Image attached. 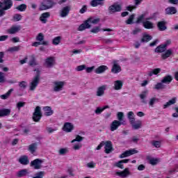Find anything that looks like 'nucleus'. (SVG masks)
Returning a JSON list of instances; mask_svg holds the SVG:
<instances>
[{"label": "nucleus", "mask_w": 178, "mask_h": 178, "mask_svg": "<svg viewBox=\"0 0 178 178\" xmlns=\"http://www.w3.org/2000/svg\"><path fill=\"white\" fill-rule=\"evenodd\" d=\"M99 18L94 19L90 17L84 23L81 24L78 28L79 31H83L86 29H90L91 27V23L92 24H98L99 23Z\"/></svg>", "instance_id": "f257e3e1"}, {"label": "nucleus", "mask_w": 178, "mask_h": 178, "mask_svg": "<svg viewBox=\"0 0 178 178\" xmlns=\"http://www.w3.org/2000/svg\"><path fill=\"white\" fill-rule=\"evenodd\" d=\"M56 5V2L54 0H44L42 2L39 6V10H47L48 9H51Z\"/></svg>", "instance_id": "f03ea898"}, {"label": "nucleus", "mask_w": 178, "mask_h": 178, "mask_svg": "<svg viewBox=\"0 0 178 178\" xmlns=\"http://www.w3.org/2000/svg\"><path fill=\"white\" fill-rule=\"evenodd\" d=\"M35 72H37V74L30 83L29 90L31 91H34L40 83V71L38 70H35Z\"/></svg>", "instance_id": "7ed1b4c3"}, {"label": "nucleus", "mask_w": 178, "mask_h": 178, "mask_svg": "<svg viewBox=\"0 0 178 178\" xmlns=\"http://www.w3.org/2000/svg\"><path fill=\"white\" fill-rule=\"evenodd\" d=\"M41 118H42V113H41V107L36 106L35 108V111L33 115V122H40L41 120Z\"/></svg>", "instance_id": "20e7f679"}, {"label": "nucleus", "mask_w": 178, "mask_h": 178, "mask_svg": "<svg viewBox=\"0 0 178 178\" xmlns=\"http://www.w3.org/2000/svg\"><path fill=\"white\" fill-rule=\"evenodd\" d=\"M4 3L5 6L0 10V17L5 15V10H8V9H10L12 6H13V3L12 2V0H4Z\"/></svg>", "instance_id": "39448f33"}, {"label": "nucleus", "mask_w": 178, "mask_h": 178, "mask_svg": "<svg viewBox=\"0 0 178 178\" xmlns=\"http://www.w3.org/2000/svg\"><path fill=\"white\" fill-rule=\"evenodd\" d=\"M42 160L36 159L31 162V166L36 170L41 169L42 167Z\"/></svg>", "instance_id": "423d86ee"}, {"label": "nucleus", "mask_w": 178, "mask_h": 178, "mask_svg": "<svg viewBox=\"0 0 178 178\" xmlns=\"http://www.w3.org/2000/svg\"><path fill=\"white\" fill-rule=\"evenodd\" d=\"M122 124H126V122H120L118 120H114L112 122L111 124L110 130L111 131H115V130H118V129L120 127V126H122Z\"/></svg>", "instance_id": "0eeeda50"}, {"label": "nucleus", "mask_w": 178, "mask_h": 178, "mask_svg": "<svg viewBox=\"0 0 178 178\" xmlns=\"http://www.w3.org/2000/svg\"><path fill=\"white\" fill-rule=\"evenodd\" d=\"M72 9V7L70 6H66L63 7L60 10V17H67V16L69 15V13H70V10Z\"/></svg>", "instance_id": "6e6552de"}, {"label": "nucleus", "mask_w": 178, "mask_h": 178, "mask_svg": "<svg viewBox=\"0 0 178 178\" xmlns=\"http://www.w3.org/2000/svg\"><path fill=\"white\" fill-rule=\"evenodd\" d=\"M134 154H138V150H136V149L127 150L120 154V158H127V156H131V155H134Z\"/></svg>", "instance_id": "1a4fd4ad"}, {"label": "nucleus", "mask_w": 178, "mask_h": 178, "mask_svg": "<svg viewBox=\"0 0 178 178\" xmlns=\"http://www.w3.org/2000/svg\"><path fill=\"white\" fill-rule=\"evenodd\" d=\"M65 86V81H55L54 86V91L58 92V91H62Z\"/></svg>", "instance_id": "9d476101"}, {"label": "nucleus", "mask_w": 178, "mask_h": 178, "mask_svg": "<svg viewBox=\"0 0 178 178\" xmlns=\"http://www.w3.org/2000/svg\"><path fill=\"white\" fill-rule=\"evenodd\" d=\"M122 7L118 4H113L108 7L109 13H116V12H120Z\"/></svg>", "instance_id": "9b49d317"}, {"label": "nucleus", "mask_w": 178, "mask_h": 178, "mask_svg": "<svg viewBox=\"0 0 178 178\" xmlns=\"http://www.w3.org/2000/svg\"><path fill=\"white\" fill-rule=\"evenodd\" d=\"M20 30H22L20 25L13 26L11 28L6 30V33H8V34H16V33H19Z\"/></svg>", "instance_id": "f8f14e48"}, {"label": "nucleus", "mask_w": 178, "mask_h": 178, "mask_svg": "<svg viewBox=\"0 0 178 178\" xmlns=\"http://www.w3.org/2000/svg\"><path fill=\"white\" fill-rule=\"evenodd\" d=\"M55 65V57H48L44 60V66L46 67H52Z\"/></svg>", "instance_id": "ddd939ff"}, {"label": "nucleus", "mask_w": 178, "mask_h": 178, "mask_svg": "<svg viewBox=\"0 0 178 178\" xmlns=\"http://www.w3.org/2000/svg\"><path fill=\"white\" fill-rule=\"evenodd\" d=\"M107 87L108 86L106 85L99 86L96 92L97 97H103V95H105V90H106Z\"/></svg>", "instance_id": "4468645a"}, {"label": "nucleus", "mask_w": 178, "mask_h": 178, "mask_svg": "<svg viewBox=\"0 0 178 178\" xmlns=\"http://www.w3.org/2000/svg\"><path fill=\"white\" fill-rule=\"evenodd\" d=\"M74 129L73 124L70 122H65L63 125V130L66 133H70Z\"/></svg>", "instance_id": "2eb2a0df"}, {"label": "nucleus", "mask_w": 178, "mask_h": 178, "mask_svg": "<svg viewBox=\"0 0 178 178\" xmlns=\"http://www.w3.org/2000/svg\"><path fill=\"white\" fill-rule=\"evenodd\" d=\"M105 5V0H92L90 1V6L97 8V6H104Z\"/></svg>", "instance_id": "dca6fc26"}, {"label": "nucleus", "mask_w": 178, "mask_h": 178, "mask_svg": "<svg viewBox=\"0 0 178 178\" xmlns=\"http://www.w3.org/2000/svg\"><path fill=\"white\" fill-rule=\"evenodd\" d=\"M104 152L106 154H111V152L113 151V147H112V142L108 140L106 143H104Z\"/></svg>", "instance_id": "f3484780"}, {"label": "nucleus", "mask_w": 178, "mask_h": 178, "mask_svg": "<svg viewBox=\"0 0 178 178\" xmlns=\"http://www.w3.org/2000/svg\"><path fill=\"white\" fill-rule=\"evenodd\" d=\"M18 162L21 163V165H29L30 163V160H29V156L24 155L19 157Z\"/></svg>", "instance_id": "a211bd4d"}, {"label": "nucleus", "mask_w": 178, "mask_h": 178, "mask_svg": "<svg viewBox=\"0 0 178 178\" xmlns=\"http://www.w3.org/2000/svg\"><path fill=\"white\" fill-rule=\"evenodd\" d=\"M111 72L114 74L120 73V72H122V68L120 67V65H119V64H118L116 61H114L113 63Z\"/></svg>", "instance_id": "6ab92c4d"}, {"label": "nucleus", "mask_w": 178, "mask_h": 178, "mask_svg": "<svg viewBox=\"0 0 178 178\" xmlns=\"http://www.w3.org/2000/svg\"><path fill=\"white\" fill-rule=\"evenodd\" d=\"M117 176H120V177H127V176H129L130 171H129V168H125L122 172H116Z\"/></svg>", "instance_id": "aec40b11"}, {"label": "nucleus", "mask_w": 178, "mask_h": 178, "mask_svg": "<svg viewBox=\"0 0 178 178\" xmlns=\"http://www.w3.org/2000/svg\"><path fill=\"white\" fill-rule=\"evenodd\" d=\"M143 26L145 29H147V30H151L154 29V23H152L150 21H147V20L143 21Z\"/></svg>", "instance_id": "412c9836"}, {"label": "nucleus", "mask_w": 178, "mask_h": 178, "mask_svg": "<svg viewBox=\"0 0 178 178\" xmlns=\"http://www.w3.org/2000/svg\"><path fill=\"white\" fill-rule=\"evenodd\" d=\"M50 17L51 14L49 13H44L40 15V22H42V23L45 24L47 22V19H48Z\"/></svg>", "instance_id": "4be33fe9"}, {"label": "nucleus", "mask_w": 178, "mask_h": 178, "mask_svg": "<svg viewBox=\"0 0 178 178\" xmlns=\"http://www.w3.org/2000/svg\"><path fill=\"white\" fill-rule=\"evenodd\" d=\"M44 112V116H52L54 115V111L49 106H45L43 108Z\"/></svg>", "instance_id": "5701e85b"}, {"label": "nucleus", "mask_w": 178, "mask_h": 178, "mask_svg": "<svg viewBox=\"0 0 178 178\" xmlns=\"http://www.w3.org/2000/svg\"><path fill=\"white\" fill-rule=\"evenodd\" d=\"M157 27L159 31H165L166 30V22L165 21L159 22L157 24Z\"/></svg>", "instance_id": "b1692460"}, {"label": "nucleus", "mask_w": 178, "mask_h": 178, "mask_svg": "<svg viewBox=\"0 0 178 178\" xmlns=\"http://www.w3.org/2000/svg\"><path fill=\"white\" fill-rule=\"evenodd\" d=\"M106 70H108V67L106 65H101L97 67L95 72L97 74H101L102 73L105 72Z\"/></svg>", "instance_id": "393cba45"}, {"label": "nucleus", "mask_w": 178, "mask_h": 178, "mask_svg": "<svg viewBox=\"0 0 178 178\" xmlns=\"http://www.w3.org/2000/svg\"><path fill=\"white\" fill-rule=\"evenodd\" d=\"M177 10L175 7H168L165 9V15H176Z\"/></svg>", "instance_id": "a878e982"}, {"label": "nucleus", "mask_w": 178, "mask_h": 178, "mask_svg": "<svg viewBox=\"0 0 178 178\" xmlns=\"http://www.w3.org/2000/svg\"><path fill=\"white\" fill-rule=\"evenodd\" d=\"M10 109L9 108H3L0 110V118H3L5 116H9L10 115Z\"/></svg>", "instance_id": "bb28decb"}, {"label": "nucleus", "mask_w": 178, "mask_h": 178, "mask_svg": "<svg viewBox=\"0 0 178 178\" xmlns=\"http://www.w3.org/2000/svg\"><path fill=\"white\" fill-rule=\"evenodd\" d=\"M122 87H123V81L120 80L114 81V90H122Z\"/></svg>", "instance_id": "cd10ccee"}, {"label": "nucleus", "mask_w": 178, "mask_h": 178, "mask_svg": "<svg viewBox=\"0 0 178 178\" xmlns=\"http://www.w3.org/2000/svg\"><path fill=\"white\" fill-rule=\"evenodd\" d=\"M38 144L36 143H32L28 146V150L31 154H34L37 151Z\"/></svg>", "instance_id": "c85d7f7f"}, {"label": "nucleus", "mask_w": 178, "mask_h": 178, "mask_svg": "<svg viewBox=\"0 0 178 178\" xmlns=\"http://www.w3.org/2000/svg\"><path fill=\"white\" fill-rule=\"evenodd\" d=\"M131 126L134 130H138V129H141V127H143V121L137 120Z\"/></svg>", "instance_id": "c756f323"}, {"label": "nucleus", "mask_w": 178, "mask_h": 178, "mask_svg": "<svg viewBox=\"0 0 178 178\" xmlns=\"http://www.w3.org/2000/svg\"><path fill=\"white\" fill-rule=\"evenodd\" d=\"M172 80H173L172 76H165L161 80V83H163V84H170V83H172Z\"/></svg>", "instance_id": "7c9ffc66"}, {"label": "nucleus", "mask_w": 178, "mask_h": 178, "mask_svg": "<svg viewBox=\"0 0 178 178\" xmlns=\"http://www.w3.org/2000/svg\"><path fill=\"white\" fill-rule=\"evenodd\" d=\"M177 101V98L174 97L168 102L165 103V104L163 105V109H166V108H169L171 105H175V103Z\"/></svg>", "instance_id": "2f4dec72"}, {"label": "nucleus", "mask_w": 178, "mask_h": 178, "mask_svg": "<svg viewBox=\"0 0 178 178\" xmlns=\"http://www.w3.org/2000/svg\"><path fill=\"white\" fill-rule=\"evenodd\" d=\"M173 54L172 49H168L164 54L161 55L162 59H168Z\"/></svg>", "instance_id": "473e14b6"}, {"label": "nucleus", "mask_w": 178, "mask_h": 178, "mask_svg": "<svg viewBox=\"0 0 178 178\" xmlns=\"http://www.w3.org/2000/svg\"><path fill=\"white\" fill-rule=\"evenodd\" d=\"M151 40H152V36L148 34H145L141 39V42H148L149 41H151Z\"/></svg>", "instance_id": "72a5a7b5"}, {"label": "nucleus", "mask_w": 178, "mask_h": 178, "mask_svg": "<svg viewBox=\"0 0 178 178\" xmlns=\"http://www.w3.org/2000/svg\"><path fill=\"white\" fill-rule=\"evenodd\" d=\"M13 92V89H10L6 94L1 95L0 96V98L1 99H8V97H10V95L12 94Z\"/></svg>", "instance_id": "f704fd0d"}, {"label": "nucleus", "mask_w": 178, "mask_h": 178, "mask_svg": "<svg viewBox=\"0 0 178 178\" xmlns=\"http://www.w3.org/2000/svg\"><path fill=\"white\" fill-rule=\"evenodd\" d=\"M18 86H19L21 91H24V90H26V88H27V82L22 81L19 83Z\"/></svg>", "instance_id": "c9c22d12"}, {"label": "nucleus", "mask_w": 178, "mask_h": 178, "mask_svg": "<svg viewBox=\"0 0 178 178\" xmlns=\"http://www.w3.org/2000/svg\"><path fill=\"white\" fill-rule=\"evenodd\" d=\"M27 170L26 169H24L20 171H19L18 172H17V177H24V176L27 175Z\"/></svg>", "instance_id": "e433bc0d"}, {"label": "nucleus", "mask_w": 178, "mask_h": 178, "mask_svg": "<svg viewBox=\"0 0 178 178\" xmlns=\"http://www.w3.org/2000/svg\"><path fill=\"white\" fill-rule=\"evenodd\" d=\"M20 48H21L20 46H14L12 47H9L8 49V52H11V53L17 52V51H20Z\"/></svg>", "instance_id": "4c0bfd02"}, {"label": "nucleus", "mask_w": 178, "mask_h": 178, "mask_svg": "<svg viewBox=\"0 0 178 178\" xmlns=\"http://www.w3.org/2000/svg\"><path fill=\"white\" fill-rule=\"evenodd\" d=\"M165 51H166V47H165L164 44H161L155 49V52L158 53L165 52Z\"/></svg>", "instance_id": "58836bf2"}, {"label": "nucleus", "mask_w": 178, "mask_h": 178, "mask_svg": "<svg viewBox=\"0 0 178 178\" xmlns=\"http://www.w3.org/2000/svg\"><path fill=\"white\" fill-rule=\"evenodd\" d=\"M61 40H62V37L60 36H57L54 38L52 40L53 45H59V44H60Z\"/></svg>", "instance_id": "ea45409f"}, {"label": "nucleus", "mask_w": 178, "mask_h": 178, "mask_svg": "<svg viewBox=\"0 0 178 178\" xmlns=\"http://www.w3.org/2000/svg\"><path fill=\"white\" fill-rule=\"evenodd\" d=\"M159 73H161V68H156L149 72V77H152V76H154V74H158Z\"/></svg>", "instance_id": "a19ab883"}, {"label": "nucleus", "mask_w": 178, "mask_h": 178, "mask_svg": "<svg viewBox=\"0 0 178 178\" xmlns=\"http://www.w3.org/2000/svg\"><path fill=\"white\" fill-rule=\"evenodd\" d=\"M117 118L118 122H126L123 120L124 118V113H123V112H118L117 113Z\"/></svg>", "instance_id": "79ce46f5"}, {"label": "nucleus", "mask_w": 178, "mask_h": 178, "mask_svg": "<svg viewBox=\"0 0 178 178\" xmlns=\"http://www.w3.org/2000/svg\"><path fill=\"white\" fill-rule=\"evenodd\" d=\"M165 88H166V86L162 82L158 83L154 86L155 90H163Z\"/></svg>", "instance_id": "37998d69"}, {"label": "nucleus", "mask_w": 178, "mask_h": 178, "mask_svg": "<svg viewBox=\"0 0 178 178\" xmlns=\"http://www.w3.org/2000/svg\"><path fill=\"white\" fill-rule=\"evenodd\" d=\"M147 95H148V90H145L142 92V93L140 95V99H143L142 102L145 103V98H147Z\"/></svg>", "instance_id": "c03bdc74"}, {"label": "nucleus", "mask_w": 178, "mask_h": 178, "mask_svg": "<svg viewBox=\"0 0 178 178\" xmlns=\"http://www.w3.org/2000/svg\"><path fill=\"white\" fill-rule=\"evenodd\" d=\"M38 45H48V42L47 41L34 42L32 44V47H38Z\"/></svg>", "instance_id": "a18cd8bd"}, {"label": "nucleus", "mask_w": 178, "mask_h": 178, "mask_svg": "<svg viewBox=\"0 0 178 178\" xmlns=\"http://www.w3.org/2000/svg\"><path fill=\"white\" fill-rule=\"evenodd\" d=\"M16 9L17 10H19V12H24V10H26V9H27V5L26 4H21L19 6H18Z\"/></svg>", "instance_id": "49530a36"}, {"label": "nucleus", "mask_w": 178, "mask_h": 178, "mask_svg": "<svg viewBox=\"0 0 178 178\" xmlns=\"http://www.w3.org/2000/svg\"><path fill=\"white\" fill-rule=\"evenodd\" d=\"M135 15L133 14L129 16V19L126 21L127 24H133V20H134Z\"/></svg>", "instance_id": "de8ad7c7"}, {"label": "nucleus", "mask_w": 178, "mask_h": 178, "mask_svg": "<svg viewBox=\"0 0 178 178\" xmlns=\"http://www.w3.org/2000/svg\"><path fill=\"white\" fill-rule=\"evenodd\" d=\"M152 145L156 148H161V141L153 140L152 141Z\"/></svg>", "instance_id": "09e8293b"}, {"label": "nucleus", "mask_w": 178, "mask_h": 178, "mask_svg": "<svg viewBox=\"0 0 178 178\" xmlns=\"http://www.w3.org/2000/svg\"><path fill=\"white\" fill-rule=\"evenodd\" d=\"M84 140V138L82 136H80L79 135H76V138L72 140L71 143H76V141H78V143H81V141H83Z\"/></svg>", "instance_id": "8fccbe9b"}, {"label": "nucleus", "mask_w": 178, "mask_h": 178, "mask_svg": "<svg viewBox=\"0 0 178 178\" xmlns=\"http://www.w3.org/2000/svg\"><path fill=\"white\" fill-rule=\"evenodd\" d=\"M145 17V14H142L140 16H139L136 22V23H143L144 22V18Z\"/></svg>", "instance_id": "3c124183"}, {"label": "nucleus", "mask_w": 178, "mask_h": 178, "mask_svg": "<svg viewBox=\"0 0 178 178\" xmlns=\"http://www.w3.org/2000/svg\"><path fill=\"white\" fill-rule=\"evenodd\" d=\"M86 65H81L77 66L75 68V70L76 72H83V70H86Z\"/></svg>", "instance_id": "603ef678"}, {"label": "nucleus", "mask_w": 178, "mask_h": 178, "mask_svg": "<svg viewBox=\"0 0 178 178\" xmlns=\"http://www.w3.org/2000/svg\"><path fill=\"white\" fill-rule=\"evenodd\" d=\"M69 152L67 148H61L60 149L58 153L60 155H65Z\"/></svg>", "instance_id": "864d4df0"}, {"label": "nucleus", "mask_w": 178, "mask_h": 178, "mask_svg": "<svg viewBox=\"0 0 178 178\" xmlns=\"http://www.w3.org/2000/svg\"><path fill=\"white\" fill-rule=\"evenodd\" d=\"M158 101H159V99L153 97L150 99L149 102V104L150 105V106H154V104H155V102H158Z\"/></svg>", "instance_id": "5fc2aeb1"}, {"label": "nucleus", "mask_w": 178, "mask_h": 178, "mask_svg": "<svg viewBox=\"0 0 178 178\" xmlns=\"http://www.w3.org/2000/svg\"><path fill=\"white\" fill-rule=\"evenodd\" d=\"M37 41H40V42H42V41H44V34L42 33H38V36L36 37Z\"/></svg>", "instance_id": "6e6d98bb"}, {"label": "nucleus", "mask_w": 178, "mask_h": 178, "mask_svg": "<svg viewBox=\"0 0 178 178\" xmlns=\"http://www.w3.org/2000/svg\"><path fill=\"white\" fill-rule=\"evenodd\" d=\"M29 65L30 66H35V65H37L35 63V58L33 56L31 57V60H29Z\"/></svg>", "instance_id": "4d7b16f0"}, {"label": "nucleus", "mask_w": 178, "mask_h": 178, "mask_svg": "<svg viewBox=\"0 0 178 178\" xmlns=\"http://www.w3.org/2000/svg\"><path fill=\"white\" fill-rule=\"evenodd\" d=\"M22 15L20 14H15L13 16V19L14 20H15V22H20V20H22Z\"/></svg>", "instance_id": "13d9d810"}, {"label": "nucleus", "mask_w": 178, "mask_h": 178, "mask_svg": "<svg viewBox=\"0 0 178 178\" xmlns=\"http://www.w3.org/2000/svg\"><path fill=\"white\" fill-rule=\"evenodd\" d=\"M102 112H104V108L101 107H97L95 111V113H96V115H100V113H102Z\"/></svg>", "instance_id": "bf43d9fd"}, {"label": "nucleus", "mask_w": 178, "mask_h": 178, "mask_svg": "<svg viewBox=\"0 0 178 178\" xmlns=\"http://www.w3.org/2000/svg\"><path fill=\"white\" fill-rule=\"evenodd\" d=\"M26 105V102H19L17 104V108L20 110V108H23Z\"/></svg>", "instance_id": "052dcab7"}, {"label": "nucleus", "mask_w": 178, "mask_h": 178, "mask_svg": "<svg viewBox=\"0 0 178 178\" xmlns=\"http://www.w3.org/2000/svg\"><path fill=\"white\" fill-rule=\"evenodd\" d=\"M46 131H47V133H49V134H51L54 133V131H56V129H53L52 127H46Z\"/></svg>", "instance_id": "680f3d73"}, {"label": "nucleus", "mask_w": 178, "mask_h": 178, "mask_svg": "<svg viewBox=\"0 0 178 178\" xmlns=\"http://www.w3.org/2000/svg\"><path fill=\"white\" fill-rule=\"evenodd\" d=\"M0 83H5V74L0 72Z\"/></svg>", "instance_id": "e2e57ef3"}, {"label": "nucleus", "mask_w": 178, "mask_h": 178, "mask_svg": "<svg viewBox=\"0 0 178 178\" xmlns=\"http://www.w3.org/2000/svg\"><path fill=\"white\" fill-rule=\"evenodd\" d=\"M149 162L150 165H156V163H158V159H150Z\"/></svg>", "instance_id": "0e129e2a"}, {"label": "nucleus", "mask_w": 178, "mask_h": 178, "mask_svg": "<svg viewBox=\"0 0 178 178\" xmlns=\"http://www.w3.org/2000/svg\"><path fill=\"white\" fill-rule=\"evenodd\" d=\"M81 147V143H77L74 145L73 149H75V151H77L78 149H80Z\"/></svg>", "instance_id": "69168bd1"}, {"label": "nucleus", "mask_w": 178, "mask_h": 178, "mask_svg": "<svg viewBox=\"0 0 178 178\" xmlns=\"http://www.w3.org/2000/svg\"><path fill=\"white\" fill-rule=\"evenodd\" d=\"M94 69H95V67L92 66V67H86V73H91V72H92V70H94Z\"/></svg>", "instance_id": "338daca9"}, {"label": "nucleus", "mask_w": 178, "mask_h": 178, "mask_svg": "<svg viewBox=\"0 0 178 178\" xmlns=\"http://www.w3.org/2000/svg\"><path fill=\"white\" fill-rule=\"evenodd\" d=\"M99 26H95L90 31L91 33H99Z\"/></svg>", "instance_id": "774afa93"}]
</instances>
